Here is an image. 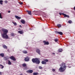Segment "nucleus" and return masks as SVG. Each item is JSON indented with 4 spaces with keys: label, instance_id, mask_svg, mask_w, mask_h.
Listing matches in <instances>:
<instances>
[{
    "label": "nucleus",
    "instance_id": "obj_1",
    "mask_svg": "<svg viewBox=\"0 0 75 75\" xmlns=\"http://www.w3.org/2000/svg\"><path fill=\"white\" fill-rule=\"evenodd\" d=\"M2 31L3 32V33L1 34L2 37L5 39H8V36L7 35V34L8 33V30L6 29L2 28Z\"/></svg>",
    "mask_w": 75,
    "mask_h": 75
},
{
    "label": "nucleus",
    "instance_id": "obj_2",
    "mask_svg": "<svg viewBox=\"0 0 75 75\" xmlns=\"http://www.w3.org/2000/svg\"><path fill=\"white\" fill-rule=\"evenodd\" d=\"M65 65H66V64L64 62L62 63L60 65L61 67L59 68V70L60 72H64V71H65V70L67 69V66ZM63 65L64 66H63Z\"/></svg>",
    "mask_w": 75,
    "mask_h": 75
},
{
    "label": "nucleus",
    "instance_id": "obj_3",
    "mask_svg": "<svg viewBox=\"0 0 75 75\" xmlns=\"http://www.w3.org/2000/svg\"><path fill=\"white\" fill-rule=\"evenodd\" d=\"M32 61L33 63H36V64H38V58H33L32 59Z\"/></svg>",
    "mask_w": 75,
    "mask_h": 75
},
{
    "label": "nucleus",
    "instance_id": "obj_4",
    "mask_svg": "<svg viewBox=\"0 0 75 75\" xmlns=\"http://www.w3.org/2000/svg\"><path fill=\"white\" fill-rule=\"evenodd\" d=\"M55 33L56 34H59L61 35H63V33L61 32H58L57 31H55Z\"/></svg>",
    "mask_w": 75,
    "mask_h": 75
},
{
    "label": "nucleus",
    "instance_id": "obj_5",
    "mask_svg": "<svg viewBox=\"0 0 75 75\" xmlns=\"http://www.w3.org/2000/svg\"><path fill=\"white\" fill-rule=\"evenodd\" d=\"M10 58L12 60H13L14 61H16V59L15 58V57H14V56H11L10 57Z\"/></svg>",
    "mask_w": 75,
    "mask_h": 75
},
{
    "label": "nucleus",
    "instance_id": "obj_6",
    "mask_svg": "<svg viewBox=\"0 0 75 75\" xmlns=\"http://www.w3.org/2000/svg\"><path fill=\"white\" fill-rule=\"evenodd\" d=\"M43 42L44 43V45H49V42L48 41H46L44 40L43 41Z\"/></svg>",
    "mask_w": 75,
    "mask_h": 75
},
{
    "label": "nucleus",
    "instance_id": "obj_7",
    "mask_svg": "<svg viewBox=\"0 0 75 75\" xmlns=\"http://www.w3.org/2000/svg\"><path fill=\"white\" fill-rule=\"evenodd\" d=\"M25 61L26 62H28L30 61V58L28 57H27L25 58Z\"/></svg>",
    "mask_w": 75,
    "mask_h": 75
},
{
    "label": "nucleus",
    "instance_id": "obj_8",
    "mask_svg": "<svg viewBox=\"0 0 75 75\" xmlns=\"http://www.w3.org/2000/svg\"><path fill=\"white\" fill-rule=\"evenodd\" d=\"M62 15L63 16H64V17H67V18H69V16L63 13H62Z\"/></svg>",
    "mask_w": 75,
    "mask_h": 75
},
{
    "label": "nucleus",
    "instance_id": "obj_9",
    "mask_svg": "<svg viewBox=\"0 0 75 75\" xmlns=\"http://www.w3.org/2000/svg\"><path fill=\"white\" fill-rule=\"evenodd\" d=\"M33 71L32 70H28L26 71V72L27 73H33Z\"/></svg>",
    "mask_w": 75,
    "mask_h": 75
},
{
    "label": "nucleus",
    "instance_id": "obj_10",
    "mask_svg": "<svg viewBox=\"0 0 75 75\" xmlns=\"http://www.w3.org/2000/svg\"><path fill=\"white\" fill-rule=\"evenodd\" d=\"M15 17L17 19H21V18L20 17H19L18 16H15Z\"/></svg>",
    "mask_w": 75,
    "mask_h": 75
},
{
    "label": "nucleus",
    "instance_id": "obj_11",
    "mask_svg": "<svg viewBox=\"0 0 75 75\" xmlns=\"http://www.w3.org/2000/svg\"><path fill=\"white\" fill-rule=\"evenodd\" d=\"M26 12L28 13V14H29V15H31V11H26Z\"/></svg>",
    "mask_w": 75,
    "mask_h": 75
},
{
    "label": "nucleus",
    "instance_id": "obj_12",
    "mask_svg": "<svg viewBox=\"0 0 75 75\" xmlns=\"http://www.w3.org/2000/svg\"><path fill=\"white\" fill-rule=\"evenodd\" d=\"M18 33H20V34H23V30L19 31L18 32Z\"/></svg>",
    "mask_w": 75,
    "mask_h": 75
},
{
    "label": "nucleus",
    "instance_id": "obj_13",
    "mask_svg": "<svg viewBox=\"0 0 75 75\" xmlns=\"http://www.w3.org/2000/svg\"><path fill=\"white\" fill-rule=\"evenodd\" d=\"M41 63L42 64H47V63L45 62L44 61H42Z\"/></svg>",
    "mask_w": 75,
    "mask_h": 75
},
{
    "label": "nucleus",
    "instance_id": "obj_14",
    "mask_svg": "<svg viewBox=\"0 0 75 75\" xmlns=\"http://www.w3.org/2000/svg\"><path fill=\"white\" fill-rule=\"evenodd\" d=\"M3 47L5 49H7V47L6 45H3Z\"/></svg>",
    "mask_w": 75,
    "mask_h": 75
},
{
    "label": "nucleus",
    "instance_id": "obj_15",
    "mask_svg": "<svg viewBox=\"0 0 75 75\" xmlns=\"http://www.w3.org/2000/svg\"><path fill=\"white\" fill-rule=\"evenodd\" d=\"M21 22L22 23V24H24L25 23V21L24 20H21Z\"/></svg>",
    "mask_w": 75,
    "mask_h": 75
},
{
    "label": "nucleus",
    "instance_id": "obj_16",
    "mask_svg": "<svg viewBox=\"0 0 75 75\" xmlns=\"http://www.w3.org/2000/svg\"><path fill=\"white\" fill-rule=\"evenodd\" d=\"M8 65H11V62H10V61L8 60Z\"/></svg>",
    "mask_w": 75,
    "mask_h": 75
},
{
    "label": "nucleus",
    "instance_id": "obj_17",
    "mask_svg": "<svg viewBox=\"0 0 75 75\" xmlns=\"http://www.w3.org/2000/svg\"><path fill=\"white\" fill-rule=\"evenodd\" d=\"M62 49H59L58 50V52H62Z\"/></svg>",
    "mask_w": 75,
    "mask_h": 75
},
{
    "label": "nucleus",
    "instance_id": "obj_18",
    "mask_svg": "<svg viewBox=\"0 0 75 75\" xmlns=\"http://www.w3.org/2000/svg\"><path fill=\"white\" fill-rule=\"evenodd\" d=\"M41 52L40 50H38V54L39 55H41Z\"/></svg>",
    "mask_w": 75,
    "mask_h": 75
},
{
    "label": "nucleus",
    "instance_id": "obj_19",
    "mask_svg": "<svg viewBox=\"0 0 75 75\" xmlns=\"http://www.w3.org/2000/svg\"><path fill=\"white\" fill-rule=\"evenodd\" d=\"M57 26L58 27H59V28H60V27H61V25L60 24H58L57 25Z\"/></svg>",
    "mask_w": 75,
    "mask_h": 75
},
{
    "label": "nucleus",
    "instance_id": "obj_20",
    "mask_svg": "<svg viewBox=\"0 0 75 75\" xmlns=\"http://www.w3.org/2000/svg\"><path fill=\"white\" fill-rule=\"evenodd\" d=\"M3 0H0V4L1 5L3 4Z\"/></svg>",
    "mask_w": 75,
    "mask_h": 75
},
{
    "label": "nucleus",
    "instance_id": "obj_21",
    "mask_svg": "<svg viewBox=\"0 0 75 75\" xmlns=\"http://www.w3.org/2000/svg\"><path fill=\"white\" fill-rule=\"evenodd\" d=\"M68 23L69 24H71V23H72V21H71L69 20L68 21Z\"/></svg>",
    "mask_w": 75,
    "mask_h": 75
},
{
    "label": "nucleus",
    "instance_id": "obj_22",
    "mask_svg": "<svg viewBox=\"0 0 75 75\" xmlns=\"http://www.w3.org/2000/svg\"><path fill=\"white\" fill-rule=\"evenodd\" d=\"M23 53L24 54H27V51H23Z\"/></svg>",
    "mask_w": 75,
    "mask_h": 75
},
{
    "label": "nucleus",
    "instance_id": "obj_23",
    "mask_svg": "<svg viewBox=\"0 0 75 75\" xmlns=\"http://www.w3.org/2000/svg\"><path fill=\"white\" fill-rule=\"evenodd\" d=\"M0 55L2 57H4V54L1 53L0 54Z\"/></svg>",
    "mask_w": 75,
    "mask_h": 75
},
{
    "label": "nucleus",
    "instance_id": "obj_24",
    "mask_svg": "<svg viewBox=\"0 0 75 75\" xmlns=\"http://www.w3.org/2000/svg\"><path fill=\"white\" fill-rule=\"evenodd\" d=\"M8 58L7 57H4V60L5 61H7V60H8Z\"/></svg>",
    "mask_w": 75,
    "mask_h": 75
},
{
    "label": "nucleus",
    "instance_id": "obj_25",
    "mask_svg": "<svg viewBox=\"0 0 75 75\" xmlns=\"http://www.w3.org/2000/svg\"><path fill=\"white\" fill-rule=\"evenodd\" d=\"M44 61L45 62H48V60L47 59H44Z\"/></svg>",
    "mask_w": 75,
    "mask_h": 75
},
{
    "label": "nucleus",
    "instance_id": "obj_26",
    "mask_svg": "<svg viewBox=\"0 0 75 75\" xmlns=\"http://www.w3.org/2000/svg\"><path fill=\"white\" fill-rule=\"evenodd\" d=\"M0 66H1V69H3V68H4V66H3V65H2L1 64L0 65Z\"/></svg>",
    "mask_w": 75,
    "mask_h": 75
},
{
    "label": "nucleus",
    "instance_id": "obj_27",
    "mask_svg": "<svg viewBox=\"0 0 75 75\" xmlns=\"http://www.w3.org/2000/svg\"><path fill=\"white\" fill-rule=\"evenodd\" d=\"M26 64L25 63L23 64V67H26Z\"/></svg>",
    "mask_w": 75,
    "mask_h": 75
},
{
    "label": "nucleus",
    "instance_id": "obj_28",
    "mask_svg": "<svg viewBox=\"0 0 75 75\" xmlns=\"http://www.w3.org/2000/svg\"><path fill=\"white\" fill-rule=\"evenodd\" d=\"M38 73H37L35 72V73H33V75H38Z\"/></svg>",
    "mask_w": 75,
    "mask_h": 75
},
{
    "label": "nucleus",
    "instance_id": "obj_29",
    "mask_svg": "<svg viewBox=\"0 0 75 75\" xmlns=\"http://www.w3.org/2000/svg\"><path fill=\"white\" fill-rule=\"evenodd\" d=\"M12 23L14 25H17V23H14L13 22H12Z\"/></svg>",
    "mask_w": 75,
    "mask_h": 75
},
{
    "label": "nucleus",
    "instance_id": "obj_30",
    "mask_svg": "<svg viewBox=\"0 0 75 75\" xmlns=\"http://www.w3.org/2000/svg\"><path fill=\"white\" fill-rule=\"evenodd\" d=\"M58 41V39H55L54 40V41H55V42H57V41Z\"/></svg>",
    "mask_w": 75,
    "mask_h": 75
},
{
    "label": "nucleus",
    "instance_id": "obj_31",
    "mask_svg": "<svg viewBox=\"0 0 75 75\" xmlns=\"http://www.w3.org/2000/svg\"><path fill=\"white\" fill-rule=\"evenodd\" d=\"M11 36H12V37H13V36L14 35V34L13 33H11Z\"/></svg>",
    "mask_w": 75,
    "mask_h": 75
},
{
    "label": "nucleus",
    "instance_id": "obj_32",
    "mask_svg": "<svg viewBox=\"0 0 75 75\" xmlns=\"http://www.w3.org/2000/svg\"><path fill=\"white\" fill-rule=\"evenodd\" d=\"M39 69H42V67H41V66H39Z\"/></svg>",
    "mask_w": 75,
    "mask_h": 75
},
{
    "label": "nucleus",
    "instance_id": "obj_33",
    "mask_svg": "<svg viewBox=\"0 0 75 75\" xmlns=\"http://www.w3.org/2000/svg\"><path fill=\"white\" fill-rule=\"evenodd\" d=\"M43 17H46V16H47V15L45 13H44L42 15Z\"/></svg>",
    "mask_w": 75,
    "mask_h": 75
},
{
    "label": "nucleus",
    "instance_id": "obj_34",
    "mask_svg": "<svg viewBox=\"0 0 75 75\" xmlns=\"http://www.w3.org/2000/svg\"><path fill=\"white\" fill-rule=\"evenodd\" d=\"M40 63V61L38 59V64H39Z\"/></svg>",
    "mask_w": 75,
    "mask_h": 75
},
{
    "label": "nucleus",
    "instance_id": "obj_35",
    "mask_svg": "<svg viewBox=\"0 0 75 75\" xmlns=\"http://www.w3.org/2000/svg\"><path fill=\"white\" fill-rule=\"evenodd\" d=\"M0 18H2V16H1V14L0 13Z\"/></svg>",
    "mask_w": 75,
    "mask_h": 75
},
{
    "label": "nucleus",
    "instance_id": "obj_36",
    "mask_svg": "<svg viewBox=\"0 0 75 75\" xmlns=\"http://www.w3.org/2000/svg\"><path fill=\"white\" fill-rule=\"evenodd\" d=\"M42 21H45V20H46H46L45 19H40Z\"/></svg>",
    "mask_w": 75,
    "mask_h": 75
},
{
    "label": "nucleus",
    "instance_id": "obj_37",
    "mask_svg": "<svg viewBox=\"0 0 75 75\" xmlns=\"http://www.w3.org/2000/svg\"><path fill=\"white\" fill-rule=\"evenodd\" d=\"M52 71H53V72H55V69H52Z\"/></svg>",
    "mask_w": 75,
    "mask_h": 75
},
{
    "label": "nucleus",
    "instance_id": "obj_38",
    "mask_svg": "<svg viewBox=\"0 0 75 75\" xmlns=\"http://www.w3.org/2000/svg\"><path fill=\"white\" fill-rule=\"evenodd\" d=\"M19 4H20L22 5L23 4V3H22V2H19Z\"/></svg>",
    "mask_w": 75,
    "mask_h": 75
},
{
    "label": "nucleus",
    "instance_id": "obj_39",
    "mask_svg": "<svg viewBox=\"0 0 75 75\" xmlns=\"http://www.w3.org/2000/svg\"><path fill=\"white\" fill-rule=\"evenodd\" d=\"M5 3H7V1H5Z\"/></svg>",
    "mask_w": 75,
    "mask_h": 75
},
{
    "label": "nucleus",
    "instance_id": "obj_40",
    "mask_svg": "<svg viewBox=\"0 0 75 75\" xmlns=\"http://www.w3.org/2000/svg\"><path fill=\"white\" fill-rule=\"evenodd\" d=\"M59 14H60V16H61V15H62V13H59Z\"/></svg>",
    "mask_w": 75,
    "mask_h": 75
},
{
    "label": "nucleus",
    "instance_id": "obj_41",
    "mask_svg": "<svg viewBox=\"0 0 75 75\" xmlns=\"http://www.w3.org/2000/svg\"><path fill=\"white\" fill-rule=\"evenodd\" d=\"M19 27H20L21 28L22 27V26L21 25H19Z\"/></svg>",
    "mask_w": 75,
    "mask_h": 75
},
{
    "label": "nucleus",
    "instance_id": "obj_42",
    "mask_svg": "<svg viewBox=\"0 0 75 75\" xmlns=\"http://www.w3.org/2000/svg\"><path fill=\"white\" fill-rule=\"evenodd\" d=\"M36 52H37V53H38V50H36Z\"/></svg>",
    "mask_w": 75,
    "mask_h": 75
},
{
    "label": "nucleus",
    "instance_id": "obj_43",
    "mask_svg": "<svg viewBox=\"0 0 75 75\" xmlns=\"http://www.w3.org/2000/svg\"><path fill=\"white\" fill-rule=\"evenodd\" d=\"M11 11H8V13H10Z\"/></svg>",
    "mask_w": 75,
    "mask_h": 75
},
{
    "label": "nucleus",
    "instance_id": "obj_44",
    "mask_svg": "<svg viewBox=\"0 0 75 75\" xmlns=\"http://www.w3.org/2000/svg\"><path fill=\"white\" fill-rule=\"evenodd\" d=\"M74 10H75V6H74L73 8Z\"/></svg>",
    "mask_w": 75,
    "mask_h": 75
},
{
    "label": "nucleus",
    "instance_id": "obj_45",
    "mask_svg": "<svg viewBox=\"0 0 75 75\" xmlns=\"http://www.w3.org/2000/svg\"><path fill=\"white\" fill-rule=\"evenodd\" d=\"M52 54H53V55H55V53H52Z\"/></svg>",
    "mask_w": 75,
    "mask_h": 75
},
{
    "label": "nucleus",
    "instance_id": "obj_46",
    "mask_svg": "<svg viewBox=\"0 0 75 75\" xmlns=\"http://www.w3.org/2000/svg\"><path fill=\"white\" fill-rule=\"evenodd\" d=\"M0 75H1V72H0Z\"/></svg>",
    "mask_w": 75,
    "mask_h": 75
},
{
    "label": "nucleus",
    "instance_id": "obj_47",
    "mask_svg": "<svg viewBox=\"0 0 75 75\" xmlns=\"http://www.w3.org/2000/svg\"><path fill=\"white\" fill-rule=\"evenodd\" d=\"M46 8H45V9H43V10H46Z\"/></svg>",
    "mask_w": 75,
    "mask_h": 75
},
{
    "label": "nucleus",
    "instance_id": "obj_48",
    "mask_svg": "<svg viewBox=\"0 0 75 75\" xmlns=\"http://www.w3.org/2000/svg\"><path fill=\"white\" fill-rule=\"evenodd\" d=\"M38 16H41L40 15H38Z\"/></svg>",
    "mask_w": 75,
    "mask_h": 75
}]
</instances>
